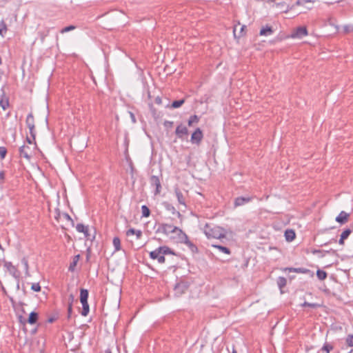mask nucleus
Segmentation results:
<instances>
[{"mask_svg": "<svg viewBox=\"0 0 353 353\" xmlns=\"http://www.w3.org/2000/svg\"><path fill=\"white\" fill-rule=\"evenodd\" d=\"M168 254L179 255L174 250L167 245L160 246L149 253L150 258L153 260L157 259L159 263H164L165 262V255Z\"/></svg>", "mask_w": 353, "mask_h": 353, "instance_id": "obj_1", "label": "nucleus"}, {"mask_svg": "<svg viewBox=\"0 0 353 353\" xmlns=\"http://www.w3.org/2000/svg\"><path fill=\"white\" fill-rule=\"evenodd\" d=\"M204 233L208 239L214 238L221 239L226 236V230L223 228L217 225L212 227L209 224L205 225Z\"/></svg>", "mask_w": 353, "mask_h": 353, "instance_id": "obj_2", "label": "nucleus"}, {"mask_svg": "<svg viewBox=\"0 0 353 353\" xmlns=\"http://www.w3.org/2000/svg\"><path fill=\"white\" fill-rule=\"evenodd\" d=\"M89 292L87 289H80V302L82 304V310L80 312L81 314L83 316H88L90 312V306L88 304Z\"/></svg>", "mask_w": 353, "mask_h": 353, "instance_id": "obj_3", "label": "nucleus"}, {"mask_svg": "<svg viewBox=\"0 0 353 353\" xmlns=\"http://www.w3.org/2000/svg\"><path fill=\"white\" fill-rule=\"evenodd\" d=\"M203 139V132L200 128H196L191 134L190 140L192 144L199 146Z\"/></svg>", "mask_w": 353, "mask_h": 353, "instance_id": "obj_4", "label": "nucleus"}, {"mask_svg": "<svg viewBox=\"0 0 353 353\" xmlns=\"http://www.w3.org/2000/svg\"><path fill=\"white\" fill-rule=\"evenodd\" d=\"M174 235L172 236L170 239H173L178 243H183L184 241V236H188L181 228L179 227H174L172 230Z\"/></svg>", "mask_w": 353, "mask_h": 353, "instance_id": "obj_5", "label": "nucleus"}, {"mask_svg": "<svg viewBox=\"0 0 353 353\" xmlns=\"http://www.w3.org/2000/svg\"><path fill=\"white\" fill-rule=\"evenodd\" d=\"M189 286L190 284L188 281H180L177 282L174 287L175 294L178 296L182 295L188 289Z\"/></svg>", "mask_w": 353, "mask_h": 353, "instance_id": "obj_6", "label": "nucleus"}, {"mask_svg": "<svg viewBox=\"0 0 353 353\" xmlns=\"http://www.w3.org/2000/svg\"><path fill=\"white\" fill-rule=\"evenodd\" d=\"M3 266L6 268V270L9 272V273L16 279H19L20 272L17 270V268L13 265L12 262L3 261Z\"/></svg>", "mask_w": 353, "mask_h": 353, "instance_id": "obj_7", "label": "nucleus"}, {"mask_svg": "<svg viewBox=\"0 0 353 353\" xmlns=\"http://www.w3.org/2000/svg\"><path fill=\"white\" fill-rule=\"evenodd\" d=\"M172 224L168 223H159L157 230L155 231L156 233H163L165 235H168L170 233H173L172 229L174 228Z\"/></svg>", "mask_w": 353, "mask_h": 353, "instance_id": "obj_8", "label": "nucleus"}, {"mask_svg": "<svg viewBox=\"0 0 353 353\" xmlns=\"http://www.w3.org/2000/svg\"><path fill=\"white\" fill-rule=\"evenodd\" d=\"M308 34L307 30L305 26H299L292 32L290 37L291 38H299L301 39L303 37H305Z\"/></svg>", "mask_w": 353, "mask_h": 353, "instance_id": "obj_9", "label": "nucleus"}, {"mask_svg": "<svg viewBox=\"0 0 353 353\" xmlns=\"http://www.w3.org/2000/svg\"><path fill=\"white\" fill-rule=\"evenodd\" d=\"M150 183L151 186L155 187L154 195H158L161 191V183L159 176L152 175L150 177Z\"/></svg>", "mask_w": 353, "mask_h": 353, "instance_id": "obj_10", "label": "nucleus"}, {"mask_svg": "<svg viewBox=\"0 0 353 353\" xmlns=\"http://www.w3.org/2000/svg\"><path fill=\"white\" fill-rule=\"evenodd\" d=\"M188 129L186 126L180 123L177 125L175 130V134L176 137L181 140H183L185 137L188 135Z\"/></svg>", "mask_w": 353, "mask_h": 353, "instance_id": "obj_11", "label": "nucleus"}, {"mask_svg": "<svg viewBox=\"0 0 353 353\" xmlns=\"http://www.w3.org/2000/svg\"><path fill=\"white\" fill-rule=\"evenodd\" d=\"M253 199L252 196H238L234 199V207L237 208L240 206H243L249 202L252 201Z\"/></svg>", "mask_w": 353, "mask_h": 353, "instance_id": "obj_12", "label": "nucleus"}, {"mask_svg": "<svg viewBox=\"0 0 353 353\" xmlns=\"http://www.w3.org/2000/svg\"><path fill=\"white\" fill-rule=\"evenodd\" d=\"M162 205L166 210L170 212L173 215L176 216L181 219H182V214L179 211H177L171 203L167 201H164L163 202Z\"/></svg>", "mask_w": 353, "mask_h": 353, "instance_id": "obj_13", "label": "nucleus"}, {"mask_svg": "<svg viewBox=\"0 0 353 353\" xmlns=\"http://www.w3.org/2000/svg\"><path fill=\"white\" fill-rule=\"evenodd\" d=\"M349 216V213L345 211H341L339 213V214L336 217L335 221L337 223H340L341 225H343L347 222Z\"/></svg>", "mask_w": 353, "mask_h": 353, "instance_id": "obj_14", "label": "nucleus"}, {"mask_svg": "<svg viewBox=\"0 0 353 353\" xmlns=\"http://www.w3.org/2000/svg\"><path fill=\"white\" fill-rule=\"evenodd\" d=\"M310 252L312 254H319L320 255L319 256V257H320V258L324 257L325 255V253L332 254H336V251L335 250H333V249H330V250H326V251L325 250H317V249H311Z\"/></svg>", "mask_w": 353, "mask_h": 353, "instance_id": "obj_15", "label": "nucleus"}, {"mask_svg": "<svg viewBox=\"0 0 353 353\" xmlns=\"http://www.w3.org/2000/svg\"><path fill=\"white\" fill-rule=\"evenodd\" d=\"M182 244L186 245L192 253H197L199 250L196 245L189 240L188 236H184V241Z\"/></svg>", "mask_w": 353, "mask_h": 353, "instance_id": "obj_16", "label": "nucleus"}, {"mask_svg": "<svg viewBox=\"0 0 353 353\" xmlns=\"http://www.w3.org/2000/svg\"><path fill=\"white\" fill-rule=\"evenodd\" d=\"M334 348V342H327L325 341L323 346L321 347L320 351H321L323 353H330L331 351H332Z\"/></svg>", "mask_w": 353, "mask_h": 353, "instance_id": "obj_17", "label": "nucleus"}, {"mask_svg": "<svg viewBox=\"0 0 353 353\" xmlns=\"http://www.w3.org/2000/svg\"><path fill=\"white\" fill-rule=\"evenodd\" d=\"M28 150H30L29 146L22 145L19 148V154L21 157L30 160L32 157V155L28 154Z\"/></svg>", "mask_w": 353, "mask_h": 353, "instance_id": "obj_18", "label": "nucleus"}, {"mask_svg": "<svg viewBox=\"0 0 353 353\" xmlns=\"http://www.w3.org/2000/svg\"><path fill=\"white\" fill-rule=\"evenodd\" d=\"M174 192H175L176 196L177 198L178 202L180 204L183 205L185 207H186L185 198L183 196V193L180 190V189L179 188H175Z\"/></svg>", "mask_w": 353, "mask_h": 353, "instance_id": "obj_19", "label": "nucleus"}, {"mask_svg": "<svg viewBox=\"0 0 353 353\" xmlns=\"http://www.w3.org/2000/svg\"><path fill=\"white\" fill-rule=\"evenodd\" d=\"M284 236L285 240L288 242H291L296 238V233L294 230L292 229H288L285 231Z\"/></svg>", "mask_w": 353, "mask_h": 353, "instance_id": "obj_20", "label": "nucleus"}, {"mask_svg": "<svg viewBox=\"0 0 353 353\" xmlns=\"http://www.w3.org/2000/svg\"><path fill=\"white\" fill-rule=\"evenodd\" d=\"M39 320V314L37 312L32 311L30 313L27 319V322L30 325L37 323Z\"/></svg>", "mask_w": 353, "mask_h": 353, "instance_id": "obj_21", "label": "nucleus"}, {"mask_svg": "<svg viewBox=\"0 0 353 353\" xmlns=\"http://www.w3.org/2000/svg\"><path fill=\"white\" fill-rule=\"evenodd\" d=\"M274 32L273 28L272 26L266 25L260 30L259 34L261 36H269L272 34Z\"/></svg>", "mask_w": 353, "mask_h": 353, "instance_id": "obj_22", "label": "nucleus"}, {"mask_svg": "<svg viewBox=\"0 0 353 353\" xmlns=\"http://www.w3.org/2000/svg\"><path fill=\"white\" fill-rule=\"evenodd\" d=\"M351 233L352 230L350 228H346L345 230H344L340 236V239L338 241L340 245H344L345 240L348 238Z\"/></svg>", "mask_w": 353, "mask_h": 353, "instance_id": "obj_23", "label": "nucleus"}, {"mask_svg": "<svg viewBox=\"0 0 353 353\" xmlns=\"http://www.w3.org/2000/svg\"><path fill=\"white\" fill-rule=\"evenodd\" d=\"M0 106L3 110H6L9 107V99L6 97L4 92L1 96Z\"/></svg>", "mask_w": 353, "mask_h": 353, "instance_id": "obj_24", "label": "nucleus"}, {"mask_svg": "<svg viewBox=\"0 0 353 353\" xmlns=\"http://www.w3.org/2000/svg\"><path fill=\"white\" fill-rule=\"evenodd\" d=\"M185 101V99L175 100V101H173L170 105H167L166 107L172 108V109H176V108H180L182 105H183Z\"/></svg>", "mask_w": 353, "mask_h": 353, "instance_id": "obj_25", "label": "nucleus"}, {"mask_svg": "<svg viewBox=\"0 0 353 353\" xmlns=\"http://www.w3.org/2000/svg\"><path fill=\"white\" fill-rule=\"evenodd\" d=\"M137 236V239H139L142 236V232L141 230H135L134 228H130L126 232L127 236L134 235Z\"/></svg>", "mask_w": 353, "mask_h": 353, "instance_id": "obj_26", "label": "nucleus"}, {"mask_svg": "<svg viewBox=\"0 0 353 353\" xmlns=\"http://www.w3.org/2000/svg\"><path fill=\"white\" fill-rule=\"evenodd\" d=\"M200 121V117L196 114L192 115L188 120V126H192L194 124H197Z\"/></svg>", "mask_w": 353, "mask_h": 353, "instance_id": "obj_27", "label": "nucleus"}, {"mask_svg": "<svg viewBox=\"0 0 353 353\" xmlns=\"http://www.w3.org/2000/svg\"><path fill=\"white\" fill-rule=\"evenodd\" d=\"M26 123L28 128L35 127L34 119L33 114L32 112H30L28 114L26 119Z\"/></svg>", "mask_w": 353, "mask_h": 353, "instance_id": "obj_28", "label": "nucleus"}, {"mask_svg": "<svg viewBox=\"0 0 353 353\" xmlns=\"http://www.w3.org/2000/svg\"><path fill=\"white\" fill-rule=\"evenodd\" d=\"M80 259V254H77L74 256L72 262L70 263V266L68 268V270L70 272H73L77 266V264Z\"/></svg>", "mask_w": 353, "mask_h": 353, "instance_id": "obj_29", "label": "nucleus"}, {"mask_svg": "<svg viewBox=\"0 0 353 353\" xmlns=\"http://www.w3.org/2000/svg\"><path fill=\"white\" fill-rule=\"evenodd\" d=\"M305 268H285L283 271H288L289 272L301 273L303 274Z\"/></svg>", "mask_w": 353, "mask_h": 353, "instance_id": "obj_30", "label": "nucleus"}, {"mask_svg": "<svg viewBox=\"0 0 353 353\" xmlns=\"http://www.w3.org/2000/svg\"><path fill=\"white\" fill-rule=\"evenodd\" d=\"M245 29H246V26L243 25L241 27L240 31L239 32V34L237 35L236 33V26H235L234 28V30H233L234 37L235 38H241V37L244 36L245 34Z\"/></svg>", "mask_w": 353, "mask_h": 353, "instance_id": "obj_31", "label": "nucleus"}, {"mask_svg": "<svg viewBox=\"0 0 353 353\" xmlns=\"http://www.w3.org/2000/svg\"><path fill=\"white\" fill-rule=\"evenodd\" d=\"M8 30L7 24L6 23L5 21L2 19L0 21V35L1 37H4L6 32Z\"/></svg>", "mask_w": 353, "mask_h": 353, "instance_id": "obj_32", "label": "nucleus"}, {"mask_svg": "<svg viewBox=\"0 0 353 353\" xmlns=\"http://www.w3.org/2000/svg\"><path fill=\"white\" fill-rule=\"evenodd\" d=\"M287 284V280L283 276H279L277 279V285L279 288L281 290Z\"/></svg>", "mask_w": 353, "mask_h": 353, "instance_id": "obj_33", "label": "nucleus"}, {"mask_svg": "<svg viewBox=\"0 0 353 353\" xmlns=\"http://www.w3.org/2000/svg\"><path fill=\"white\" fill-rule=\"evenodd\" d=\"M112 243L114 247V251H119L121 249V240L118 236L114 237Z\"/></svg>", "mask_w": 353, "mask_h": 353, "instance_id": "obj_34", "label": "nucleus"}, {"mask_svg": "<svg viewBox=\"0 0 353 353\" xmlns=\"http://www.w3.org/2000/svg\"><path fill=\"white\" fill-rule=\"evenodd\" d=\"M316 276L320 281H323L327 278V273L323 270L318 269L316 271Z\"/></svg>", "mask_w": 353, "mask_h": 353, "instance_id": "obj_35", "label": "nucleus"}, {"mask_svg": "<svg viewBox=\"0 0 353 353\" xmlns=\"http://www.w3.org/2000/svg\"><path fill=\"white\" fill-rule=\"evenodd\" d=\"M212 246L216 249H218L219 251H221L223 253L230 254L231 253L230 250L225 246L221 245H212Z\"/></svg>", "mask_w": 353, "mask_h": 353, "instance_id": "obj_36", "label": "nucleus"}, {"mask_svg": "<svg viewBox=\"0 0 353 353\" xmlns=\"http://www.w3.org/2000/svg\"><path fill=\"white\" fill-rule=\"evenodd\" d=\"M141 212H142V217H149L150 215V210L149 209V208L145 205H143L141 206Z\"/></svg>", "mask_w": 353, "mask_h": 353, "instance_id": "obj_37", "label": "nucleus"}, {"mask_svg": "<svg viewBox=\"0 0 353 353\" xmlns=\"http://www.w3.org/2000/svg\"><path fill=\"white\" fill-rule=\"evenodd\" d=\"M302 307H310L313 309H316L321 306L320 304L316 303H308L307 301H305L301 305Z\"/></svg>", "mask_w": 353, "mask_h": 353, "instance_id": "obj_38", "label": "nucleus"}, {"mask_svg": "<svg viewBox=\"0 0 353 353\" xmlns=\"http://www.w3.org/2000/svg\"><path fill=\"white\" fill-rule=\"evenodd\" d=\"M77 28V26H74V25H70V26H68L66 27H64L63 28H62L61 30H60V33L61 34H64L65 32H68L70 31H72V30H74Z\"/></svg>", "mask_w": 353, "mask_h": 353, "instance_id": "obj_39", "label": "nucleus"}, {"mask_svg": "<svg viewBox=\"0 0 353 353\" xmlns=\"http://www.w3.org/2000/svg\"><path fill=\"white\" fill-rule=\"evenodd\" d=\"M345 343L348 347H353V334H348L345 339Z\"/></svg>", "mask_w": 353, "mask_h": 353, "instance_id": "obj_40", "label": "nucleus"}, {"mask_svg": "<svg viewBox=\"0 0 353 353\" xmlns=\"http://www.w3.org/2000/svg\"><path fill=\"white\" fill-rule=\"evenodd\" d=\"M88 227L86 225H84L83 223H78L76 226V229L79 232L83 233L86 232V229Z\"/></svg>", "mask_w": 353, "mask_h": 353, "instance_id": "obj_41", "label": "nucleus"}, {"mask_svg": "<svg viewBox=\"0 0 353 353\" xmlns=\"http://www.w3.org/2000/svg\"><path fill=\"white\" fill-rule=\"evenodd\" d=\"M7 149L6 148L3 146H0V159L1 160L4 159L6 158V156L7 154Z\"/></svg>", "mask_w": 353, "mask_h": 353, "instance_id": "obj_42", "label": "nucleus"}, {"mask_svg": "<svg viewBox=\"0 0 353 353\" xmlns=\"http://www.w3.org/2000/svg\"><path fill=\"white\" fill-rule=\"evenodd\" d=\"M31 290L34 292H40L41 290V288L39 285V283H33L31 285Z\"/></svg>", "mask_w": 353, "mask_h": 353, "instance_id": "obj_43", "label": "nucleus"}, {"mask_svg": "<svg viewBox=\"0 0 353 353\" xmlns=\"http://www.w3.org/2000/svg\"><path fill=\"white\" fill-rule=\"evenodd\" d=\"M21 263L24 266V268H25V270H26V274L28 275V269H29V265H28V259L26 258V257H23L22 259H21Z\"/></svg>", "mask_w": 353, "mask_h": 353, "instance_id": "obj_44", "label": "nucleus"}, {"mask_svg": "<svg viewBox=\"0 0 353 353\" xmlns=\"http://www.w3.org/2000/svg\"><path fill=\"white\" fill-rule=\"evenodd\" d=\"M343 30L345 33L353 32V25H346L343 26Z\"/></svg>", "mask_w": 353, "mask_h": 353, "instance_id": "obj_45", "label": "nucleus"}, {"mask_svg": "<svg viewBox=\"0 0 353 353\" xmlns=\"http://www.w3.org/2000/svg\"><path fill=\"white\" fill-rule=\"evenodd\" d=\"M63 216L67 221H68L71 223L72 226L74 225V222L73 219L68 213H66V212L63 213Z\"/></svg>", "mask_w": 353, "mask_h": 353, "instance_id": "obj_46", "label": "nucleus"}, {"mask_svg": "<svg viewBox=\"0 0 353 353\" xmlns=\"http://www.w3.org/2000/svg\"><path fill=\"white\" fill-rule=\"evenodd\" d=\"M28 128H29L30 137L32 138V139L34 141H35V138H36L35 127H30Z\"/></svg>", "mask_w": 353, "mask_h": 353, "instance_id": "obj_47", "label": "nucleus"}, {"mask_svg": "<svg viewBox=\"0 0 353 353\" xmlns=\"http://www.w3.org/2000/svg\"><path fill=\"white\" fill-rule=\"evenodd\" d=\"M174 122L171 121H165L163 125L166 128H171L173 126Z\"/></svg>", "mask_w": 353, "mask_h": 353, "instance_id": "obj_48", "label": "nucleus"}, {"mask_svg": "<svg viewBox=\"0 0 353 353\" xmlns=\"http://www.w3.org/2000/svg\"><path fill=\"white\" fill-rule=\"evenodd\" d=\"M336 241H336V239L335 238H332L329 241L325 242L324 243H322V244L319 245V246H320V247L325 246V245H327L331 244L332 243H336Z\"/></svg>", "mask_w": 353, "mask_h": 353, "instance_id": "obj_49", "label": "nucleus"}, {"mask_svg": "<svg viewBox=\"0 0 353 353\" xmlns=\"http://www.w3.org/2000/svg\"><path fill=\"white\" fill-rule=\"evenodd\" d=\"M303 274H309L311 277H313L314 275V273L313 271H312L309 269H307V268H304Z\"/></svg>", "mask_w": 353, "mask_h": 353, "instance_id": "obj_50", "label": "nucleus"}, {"mask_svg": "<svg viewBox=\"0 0 353 353\" xmlns=\"http://www.w3.org/2000/svg\"><path fill=\"white\" fill-rule=\"evenodd\" d=\"M8 298L9 301H10L12 307L14 308H15L17 303H16L15 300L14 299V298L12 296H10V295H8Z\"/></svg>", "mask_w": 353, "mask_h": 353, "instance_id": "obj_51", "label": "nucleus"}, {"mask_svg": "<svg viewBox=\"0 0 353 353\" xmlns=\"http://www.w3.org/2000/svg\"><path fill=\"white\" fill-rule=\"evenodd\" d=\"M75 298L74 294H70L68 296V304L71 303V305L72 306L73 302L74 301Z\"/></svg>", "mask_w": 353, "mask_h": 353, "instance_id": "obj_52", "label": "nucleus"}, {"mask_svg": "<svg viewBox=\"0 0 353 353\" xmlns=\"http://www.w3.org/2000/svg\"><path fill=\"white\" fill-rule=\"evenodd\" d=\"M5 180V172H0V184H3Z\"/></svg>", "mask_w": 353, "mask_h": 353, "instance_id": "obj_53", "label": "nucleus"}, {"mask_svg": "<svg viewBox=\"0 0 353 353\" xmlns=\"http://www.w3.org/2000/svg\"><path fill=\"white\" fill-rule=\"evenodd\" d=\"M72 312V306L71 305V303L68 304V318H70L71 314Z\"/></svg>", "mask_w": 353, "mask_h": 353, "instance_id": "obj_54", "label": "nucleus"}, {"mask_svg": "<svg viewBox=\"0 0 353 353\" xmlns=\"http://www.w3.org/2000/svg\"><path fill=\"white\" fill-rule=\"evenodd\" d=\"M19 323H22L23 325H25L26 323H28L27 319L23 318V316L22 315H20L19 316Z\"/></svg>", "mask_w": 353, "mask_h": 353, "instance_id": "obj_55", "label": "nucleus"}, {"mask_svg": "<svg viewBox=\"0 0 353 353\" xmlns=\"http://www.w3.org/2000/svg\"><path fill=\"white\" fill-rule=\"evenodd\" d=\"M129 114H130V117L132 122L133 123H135L137 122V120H136V117H135L134 114L133 112H129Z\"/></svg>", "mask_w": 353, "mask_h": 353, "instance_id": "obj_56", "label": "nucleus"}, {"mask_svg": "<svg viewBox=\"0 0 353 353\" xmlns=\"http://www.w3.org/2000/svg\"><path fill=\"white\" fill-rule=\"evenodd\" d=\"M26 142L29 144H32L34 143L36 145V141H34L31 137H26Z\"/></svg>", "mask_w": 353, "mask_h": 353, "instance_id": "obj_57", "label": "nucleus"}, {"mask_svg": "<svg viewBox=\"0 0 353 353\" xmlns=\"http://www.w3.org/2000/svg\"><path fill=\"white\" fill-rule=\"evenodd\" d=\"M90 254H91V250L90 248H88L86 250V261H88L90 260Z\"/></svg>", "mask_w": 353, "mask_h": 353, "instance_id": "obj_58", "label": "nucleus"}, {"mask_svg": "<svg viewBox=\"0 0 353 353\" xmlns=\"http://www.w3.org/2000/svg\"><path fill=\"white\" fill-rule=\"evenodd\" d=\"M154 102L157 105H161L162 103V99L160 97H157L154 99Z\"/></svg>", "mask_w": 353, "mask_h": 353, "instance_id": "obj_59", "label": "nucleus"}, {"mask_svg": "<svg viewBox=\"0 0 353 353\" xmlns=\"http://www.w3.org/2000/svg\"><path fill=\"white\" fill-rule=\"evenodd\" d=\"M55 213H56V215H55L54 218H55L57 220H58V219H59V216H60V215H61V212H60V210H59V208H56V209H55Z\"/></svg>", "mask_w": 353, "mask_h": 353, "instance_id": "obj_60", "label": "nucleus"}, {"mask_svg": "<svg viewBox=\"0 0 353 353\" xmlns=\"http://www.w3.org/2000/svg\"><path fill=\"white\" fill-rule=\"evenodd\" d=\"M56 319L57 318L55 316H50L47 319V322L49 323H52L55 321Z\"/></svg>", "mask_w": 353, "mask_h": 353, "instance_id": "obj_61", "label": "nucleus"}, {"mask_svg": "<svg viewBox=\"0 0 353 353\" xmlns=\"http://www.w3.org/2000/svg\"><path fill=\"white\" fill-rule=\"evenodd\" d=\"M248 264H249V259H245V261H244V263L242 265V268H247L248 266Z\"/></svg>", "mask_w": 353, "mask_h": 353, "instance_id": "obj_62", "label": "nucleus"}, {"mask_svg": "<svg viewBox=\"0 0 353 353\" xmlns=\"http://www.w3.org/2000/svg\"><path fill=\"white\" fill-rule=\"evenodd\" d=\"M149 107H150V109L151 110V112H152L153 114H156V110L155 108L153 107V105L152 103H150L149 104Z\"/></svg>", "mask_w": 353, "mask_h": 353, "instance_id": "obj_63", "label": "nucleus"}, {"mask_svg": "<svg viewBox=\"0 0 353 353\" xmlns=\"http://www.w3.org/2000/svg\"><path fill=\"white\" fill-rule=\"evenodd\" d=\"M84 234V236L85 238H87L88 239H90V234H89V230H88V228L86 229V232H83Z\"/></svg>", "mask_w": 353, "mask_h": 353, "instance_id": "obj_64", "label": "nucleus"}]
</instances>
